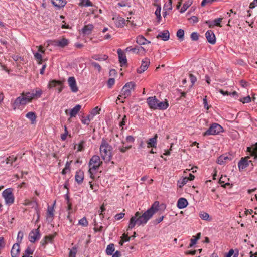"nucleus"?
<instances>
[{
	"instance_id": "21",
	"label": "nucleus",
	"mask_w": 257,
	"mask_h": 257,
	"mask_svg": "<svg viewBox=\"0 0 257 257\" xmlns=\"http://www.w3.org/2000/svg\"><path fill=\"white\" fill-rule=\"evenodd\" d=\"M81 108V106L79 104L76 105L74 107H73L70 112V118H68V120L69 121H71V118L72 117H75L77 114L79 112L80 109Z\"/></svg>"
},
{
	"instance_id": "39",
	"label": "nucleus",
	"mask_w": 257,
	"mask_h": 257,
	"mask_svg": "<svg viewBox=\"0 0 257 257\" xmlns=\"http://www.w3.org/2000/svg\"><path fill=\"white\" fill-rule=\"evenodd\" d=\"M100 110V108H99L98 106L93 108L91 112L92 115L91 118H93L95 115L99 114V111Z\"/></svg>"
},
{
	"instance_id": "37",
	"label": "nucleus",
	"mask_w": 257,
	"mask_h": 257,
	"mask_svg": "<svg viewBox=\"0 0 257 257\" xmlns=\"http://www.w3.org/2000/svg\"><path fill=\"white\" fill-rule=\"evenodd\" d=\"M199 216L201 219L204 220H208L209 217V214L207 213L204 212H200L199 213Z\"/></svg>"
},
{
	"instance_id": "62",
	"label": "nucleus",
	"mask_w": 257,
	"mask_h": 257,
	"mask_svg": "<svg viewBox=\"0 0 257 257\" xmlns=\"http://www.w3.org/2000/svg\"><path fill=\"white\" fill-rule=\"evenodd\" d=\"M5 246V243L3 237H0V250L4 248Z\"/></svg>"
},
{
	"instance_id": "64",
	"label": "nucleus",
	"mask_w": 257,
	"mask_h": 257,
	"mask_svg": "<svg viewBox=\"0 0 257 257\" xmlns=\"http://www.w3.org/2000/svg\"><path fill=\"white\" fill-rule=\"evenodd\" d=\"M76 254V249L73 248L69 252V257H75Z\"/></svg>"
},
{
	"instance_id": "61",
	"label": "nucleus",
	"mask_w": 257,
	"mask_h": 257,
	"mask_svg": "<svg viewBox=\"0 0 257 257\" xmlns=\"http://www.w3.org/2000/svg\"><path fill=\"white\" fill-rule=\"evenodd\" d=\"M125 50L126 51H132L134 53H137V46L135 47L134 48H132L131 47H127Z\"/></svg>"
},
{
	"instance_id": "35",
	"label": "nucleus",
	"mask_w": 257,
	"mask_h": 257,
	"mask_svg": "<svg viewBox=\"0 0 257 257\" xmlns=\"http://www.w3.org/2000/svg\"><path fill=\"white\" fill-rule=\"evenodd\" d=\"M188 181V179H187V177H184L182 179L178 180L177 182L178 187L181 188L187 183Z\"/></svg>"
},
{
	"instance_id": "7",
	"label": "nucleus",
	"mask_w": 257,
	"mask_h": 257,
	"mask_svg": "<svg viewBox=\"0 0 257 257\" xmlns=\"http://www.w3.org/2000/svg\"><path fill=\"white\" fill-rule=\"evenodd\" d=\"M2 195L5 200L6 204L11 205L14 202V196L11 188L5 189L2 193Z\"/></svg>"
},
{
	"instance_id": "17",
	"label": "nucleus",
	"mask_w": 257,
	"mask_h": 257,
	"mask_svg": "<svg viewBox=\"0 0 257 257\" xmlns=\"http://www.w3.org/2000/svg\"><path fill=\"white\" fill-rule=\"evenodd\" d=\"M56 201L54 202L52 206H48L47 211V219L48 221L51 222L53 220L54 216V207L55 205Z\"/></svg>"
},
{
	"instance_id": "28",
	"label": "nucleus",
	"mask_w": 257,
	"mask_h": 257,
	"mask_svg": "<svg viewBox=\"0 0 257 257\" xmlns=\"http://www.w3.org/2000/svg\"><path fill=\"white\" fill-rule=\"evenodd\" d=\"M92 58L99 61L106 60L108 58V56L106 55H94L92 56Z\"/></svg>"
},
{
	"instance_id": "34",
	"label": "nucleus",
	"mask_w": 257,
	"mask_h": 257,
	"mask_svg": "<svg viewBox=\"0 0 257 257\" xmlns=\"http://www.w3.org/2000/svg\"><path fill=\"white\" fill-rule=\"evenodd\" d=\"M34 250L31 249L30 247H27L26 250H25L24 254L22 256L23 257H32V255L33 254Z\"/></svg>"
},
{
	"instance_id": "18",
	"label": "nucleus",
	"mask_w": 257,
	"mask_h": 257,
	"mask_svg": "<svg viewBox=\"0 0 257 257\" xmlns=\"http://www.w3.org/2000/svg\"><path fill=\"white\" fill-rule=\"evenodd\" d=\"M69 44V41L65 38L60 40H56L54 41V45L61 48H64Z\"/></svg>"
},
{
	"instance_id": "14",
	"label": "nucleus",
	"mask_w": 257,
	"mask_h": 257,
	"mask_svg": "<svg viewBox=\"0 0 257 257\" xmlns=\"http://www.w3.org/2000/svg\"><path fill=\"white\" fill-rule=\"evenodd\" d=\"M112 20H113L115 26L118 28H122L125 24V20L119 16H115L113 17Z\"/></svg>"
},
{
	"instance_id": "55",
	"label": "nucleus",
	"mask_w": 257,
	"mask_h": 257,
	"mask_svg": "<svg viewBox=\"0 0 257 257\" xmlns=\"http://www.w3.org/2000/svg\"><path fill=\"white\" fill-rule=\"evenodd\" d=\"M191 38L193 41H197L198 40V34L197 32H193L191 34Z\"/></svg>"
},
{
	"instance_id": "60",
	"label": "nucleus",
	"mask_w": 257,
	"mask_h": 257,
	"mask_svg": "<svg viewBox=\"0 0 257 257\" xmlns=\"http://www.w3.org/2000/svg\"><path fill=\"white\" fill-rule=\"evenodd\" d=\"M34 203H35L36 204V207L35 208V211L36 212V214L37 215L38 219H39V218L40 217V211L39 209L38 204L36 201H34Z\"/></svg>"
},
{
	"instance_id": "41",
	"label": "nucleus",
	"mask_w": 257,
	"mask_h": 257,
	"mask_svg": "<svg viewBox=\"0 0 257 257\" xmlns=\"http://www.w3.org/2000/svg\"><path fill=\"white\" fill-rule=\"evenodd\" d=\"M239 101L242 102L243 103H248L251 102V97L248 95L246 97H244L242 98L239 99Z\"/></svg>"
},
{
	"instance_id": "19",
	"label": "nucleus",
	"mask_w": 257,
	"mask_h": 257,
	"mask_svg": "<svg viewBox=\"0 0 257 257\" xmlns=\"http://www.w3.org/2000/svg\"><path fill=\"white\" fill-rule=\"evenodd\" d=\"M157 138L158 135L157 134H155L153 138H150L148 139L146 143L147 144L148 148H156L157 147Z\"/></svg>"
},
{
	"instance_id": "38",
	"label": "nucleus",
	"mask_w": 257,
	"mask_h": 257,
	"mask_svg": "<svg viewBox=\"0 0 257 257\" xmlns=\"http://www.w3.org/2000/svg\"><path fill=\"white\" fill-rule=\"evenodd\" d=\"M79 224L86 227L88 225V222L87 221L85 217H83L79 221Z\"/></svg>"
},
{
	"instance_id": "26",
	"label": "nucleus",
	"mask_w": 257,
	"mask_h": 257,
	"mask_svg": "<svg viewBox=\"0 0 257 257\" xmlns=\"http://www.w3.org/2000/svg\"><path fill=\"white\" fill-rule=\"evenodd\" d=\"M94 26L92 24L85 25L82 29V32L85 35H89L91 33Z\"/></svg>"
},
{
	"instance_id": "1",
	"label": "nucleus",
	"mask_w": 257,
	"mask_h": 257,
	"mask_svg": "<svg viewBox=\"0 0 257 257\" xmlns=\"http://www.w3.org/2000/svg\"><path fill=\"white\" fill-rule=\"evenodd\" d=\"M159 202L155 201L151 207L143 214L139 211L136 212L130 220L127 230L132 229L136 225L138 226L145 225L153 215L159 210Z\"/></svg>"
},
{
	"instance_id": "30",
	"label": "nucleus",
	"mask_w": 257,
	"mask_h": 257,
	"mask_svg": "<svg viewBox=\"0 0 257 257\" xmlns=\"http://www.w3.org/2000/svg\"><path fill=\"white\" fill-rule=\"evenodd\" d=\"M26 117L31 121L32 124L36 122V115L35 112H29L26 114Z\"/></svg>"
},
{
	"instance_id": "11",
	"label": "nucleus",
	"mask_w": 257,
	"mask_h": 257,
	"mask_svg": "<svg viewBox=\"0 0 257 257\" xmlns=\"http://www.w3.org/2000/svg\"><path fill=\"white\" fill-rule=\"evenodd\" d=\"M117 53L118 55L119 61L120 63V66L123 67L124 66L127 65V59L124 52L121 49H118L117 50Z\"/></svg>"
},
{
	"instance_id": "5",
	"label": "nucleus",
	"mask_w": 257,
	"mask_h": 257,
	"mask_svg": "<svg viewBox=\"0 0 257 257\" xmlns=\"http://www.w3.org/2000/svg\"><path fill=\"white\" fill-rule=\"evenodd\" d=\"M102 164V161H101L99 156L94 155L90 159L89 162V173L90 178L94 180L95 178L94 171L97 170Z\"/></svg>"
},
{
	"instance_id": "50",
	"label": "nucleus",
	"mask_w": 257,
	"mask_h": 257,
	"mask_svg": "<svg viewBox=\"0 0 257 257\" xmlns=\"http://www.w3.org/2000/svg\"><path fill=\"white\" fill-rule=\"evenodd\" d=\"M115 79L114 78H109L107 81V86L108 87L111 88L112 86L114 84Z\"/></svg>"
},
{
	"instance_id": "33",
	"label": "nucleus",
	"mask_w": 257,
	"mask_h": 257,
	"mask_svg": "<svg viewBox=\"0 0 257 257\" xmlns=\"http://www.w3.org/2000/svg\"><path fill=\"white\" fill-rule=\"evenodd\" d=\"M62 82L60 81L53 80L51 81L48 84V88H51L53 87H56L58 85H61Z\"/></svg>"
},
{
	"instance_id": "20",
	"label": "nucleus",
	"mask_w": 257,
	"mask_h": 257,
	"mask_svg": "<svg viewBox=\"0 0 257 257\" xmlns=\"http://www.w3.org/2000/svg\"><path fill=\"white\" fill-rule=\"evenodd\" d=\"M20 251L19 243H15L11 249V254L12 257H17Z\"/></svg>"
},
{
	"instance_id": "54",
	"label": "nucleus",
	"mask_w": 257,
	"mask_h": 257,
	"mask_svg": "<svg viewBox=\"0 0 257 257\" xmlns=\"http://www.w3.org/2000/svg\"><path fill=\"white\" fill-rule=\"evenodd\" d=\"M154 6L157 7V9H156V10L155 11V15H157L161 14V5H158L157 4H156V3H154Z\"/></svg>"
},
{
	"instance_id": "40",
	"label": "nucleus",
	"mask_w": 257,
	"mask_h": 257,
	"mask_svg": "<svg viewBox=\"0 0 257 257\" xmlns=\"http://www.w3.org/2000/svg\"><path fill=\"white\" fill-rule=\"evenodd\" d=\"M190 5L191 3L189 1L184 3L180 10V13H184L188 8Z\"/></svg>"
},
{
	"instance_id": "9",
	"label": "nucleus",
	"mask_w": 257,
	"mask_h": 257,
	"mask_svg": "<svg viewBox=\"0 0 257 257\" xmlns=\"http://www.w3.org/2000/svg\"><path fill=\"white\" fill-rule=\"evenodd\" d=\"M40 233L39 228L32 230L29 235V239L31 242L34 243L40 238Z\"/></svg>"
},
{
	"instance_id": "43",
	"label": "nucleus",
	"mask_w": 257,
	"mask_h": 257,
	"mask_svg": "<svg viewBox=\"0 0 257 257\" xmlns=\"http://www.w3.org/2000/svg\"><path fill=\"white\" fill-rule=\"evenodd\" d=\"M90 64L92 66H93L94 68L97 69L99 72L101 71V67L98 63L94 61H90Z\"/></svg>"
},
{
	"instance_id": "47",
	"label": "nucleus",
	"mask_w": 257,
	"mask_h": 257,
	"mask_svg": "<svg viewBox=\"0 0 257 257\" xmlns=\"http://www.w3.org/2000/svg\"><path fill=\"white\" fill-rule=\"evenodd\" d=\"M23 237V232L21 231H19V232L18 233V235H17V242H18L17 243L20 244L22 241Z\"/></svg>"
},
{
	"instance_id": "42",
	"label": "nucleus",
	"mask_w": 257,
	"mask_h": 257,
	"mask_svg": "<svg viewBox=\"0 0 257 257\" xmlns=\"http://www.w3.org/2000/svg\"><path fill=\"white\" fill-rule=\"evenodd\" d=\"M70 163L69 162H67L65 164V168L63 169L62 171V174L63 175H65L67 171H70Z\"/></svg>"
},
{
	"instance_id": "56",
	"label": "nucleus",
	"mask_w": 257,
	"mask_h": 257,
	"mask_svg": "<svg viewBox=\"0 0 257 257\" xmlns=\"http://www.w3.org/2000/svg\"><path fill=\"white\" fill-rule=\"evenodd\" d=\"M197 241V240L195 238H193L192 237V238L190 240V243L188 247V248H191L193 247L194 245L196 244V242Z\"/></svg>"
},
{
	"instance_id": "29",
	"label": "nucleus",
	"mask_w": 257,
	"mask_h": 257,
	"mask_svg": "<svg viewBox=\"0 0 257 257\" xmlns=\"http://www.w3.org/2000/svg\"><path fill=\"white\" fill-rule=\"evenodd\" d=\"M52 3L54 6L55 7L61 8L64 7L66 4V2L64 0H51Z\"/></svg>"
},
{
	"instance_id": "31",
	"label": "nucleus",
	"mask_w": 257,
	"mask_h": 257,
	"mask_svg": "<svg viewBox=\"0 0 257 257\" xmlns=\"http://www.w3.org/2000/svg\"><path fill=\"white\" fill-rule=\"evenodd\" d=\"M114 245L113 244H109L106 249V253L107 255H110L113 254L114 251Z\"/></svg>"
},
{
	"instance_id": "12",
	"label": "nucleus",
	"mask_w": 257,
	"mask_h": 257,
	"mask_svg": "<svg viewBox=\"0 0 257 257\" xmlns=\"http://www.w3.org/2000/svg\"><path fill=\"white\" fill-rule=\"evenodd\" d=\"M232 159L233 156L231 154L222 155L218 158L217 163L219 165H222L232 160Z\"/></svg>"
},
{
	"instance_id": "51",
	"label": "nucleus",
	"mask_w": 257,
	"mask_h": 257,
	"mask_svg": "<svg viewBox=\"0 0 257 257\" xmlns=\"http://www.w3.org/2000/svg\"><path fill=\"white\" fill-rule=\"evenodd\" d=\"M91 120V118H86V117L83 116L81 119V122L84 124L89 125Z\"/></svg>"
},
{
	"instance_id": "59",
	"label": "nucleus",
	"mask_w": 257,
	"mask_h": 257,
	"mask_svg": "<svg viewBox=\"0 0 257 257\" xmlns=\"http://www.w3.org/2000/svg\"><path fill=\"white\" fill-rule=\"evenodd\" d=\"M207 96H205V97L203 99V103L204 105V107L207 110H208L209 108V106L208 105L207 103V100L206 98Z\"/></svg>"
},
{
	"instance_id": "23",
	"label": "nucleus",
	"mask_w": 257,
	"mask_h": 257,
	"mask_svg": "<svg viewBox=\"0 0 257 257\" xmlns=\"http://www.w3.org/2000/svg\"><path fill=\"white\" fill-rule=\"evenodd\" d=\"M55 235L56 233L53 235L45 236L41 241V245L45 247L48 242H52Z\"/></svg>"
},
{
	"instance_id": "57",
	"label": "nucleus",
	"mask_w": 257,
	"mask_h": 257,
	"mask_svg": "<svg viewBox=\"0 0 257 257\" xmlns=\"http://www.w3.org/2000/svg\"><path fill=\"white\" fill-rule=\"evenodd\" d=\"M226 179H227V178H226V176H223L222 175L219 180V183L221 184V185H223L224 184L225 182L226 181ZM227 180H229V179L227 178Z\"/></svg>"
},
{
	"instance_id": "15",
	"label": "nucleus",
	"mask_w": 257,
	"mask_h": 257,
	"mask_svg": "<svg viewBox=\"0 0 257 257\" xmlns=\"http://www.w3.org/2000/svg\"><path fill=\"white\" fill-rule=\"evenodd\" d=\"M205 36L209 43L214 44L216 43V37L212 30H208L205 33Z\"/></svg>"
},
{
	"instance_id": "16",
	"label": "nucleus",
	"mask_w": 257,
	"mask_h": 257,
	"mask_svg": "<svg viewBox=\"0 0 257 257\" xmlns=\"http://www.w3.org/2000/svg\"><path fill=\"white\" fill-rule=\"evenodd\" d=\"M68 83L71 91L73 92H76L78 90L76 85V82L74 77H70L68 79Z\"/></svg>"
},
{
	"instance_id": "44",
	"label": "nucleus",
	"mask_w": 257,
	"mask_h": 257,
	"mask_svg": "<svg viewBox=\"0 0 257 257\" xmlns=\"http://www.w3.org/2000/svg\"><path fill=\"white\" fill-rule=\"evenodd\" d=\"M86 143L85 140H81L80 142L78 144V151H82L84 150V145Z\"/></svg>"
},
{
	"instance_id": "49",
	"label": "nucleus",
	"mask_w": 257,
	"mask_h": 257,
	"mask_svg": "<svg viewBox=\"0 0 257 257\" xmlns=\"http://www.w3.org/2000/svg\"><path fill=\"white\" fill-rule=\"evenodd\" d=\"M64 130H65L64 133L62 135H61V138L62 140H63V141H65L66 139L67 136L68 135V131L67 130V128L66 126H65Z\"/></svg>"
},
{
	"instance_id": "25",
	"label": "nucleus",
	"mask_w": 257,
	"mask_h": 257,
	"mask_svg": "<svg viewBox=\"0 0 257 257\" xmlns=\"http://www.w3.org/2000/svg\"><path fill=\"white\" fill-rule=\"evenodd\" d=\"M170 37V34L168 30H164L160 32L157 36V38H161L163 41L168 40Z\"/></svg>"
},
{
	"instance_id": "46",
	"label": "nucleus",
	"mask_w": 257,
	"mask_h": 257,
	"mask_svg": "<svg viewBox=\"0 0 257 257\" xmlns=\"http://www.w3.org/2000/svg\"><path fill=\"white\" fill-rule=\"evenodd\" d=\"M34 57H35L36 59H37L38 61H39V62L38 63L39 64H41L42 63V55L40 53H39L38 52L36 53L35 54H34Z\"/></svg>"
},
{
	"instance_id": "3",
	"label": "nucleus",
	"mask_w": 257,
	"mask_h": 257,
	"mask_svg": "<svg viewBox=\"0 0 257 257\" xmlns=\"http://www.w3.org/2000/svg\"><path fill=\"white\" fill-rule=\"evenodd\" d=\"M99 149L101 157L105 162L108 163L110 161L112 157V147L105 139H102Z\"/></svg>"
},
{
	"instance_id": "53",
	"label": "nucleus",
	"mask_w": 257,
	"mask_h": 257,
	"mask_svg": "<svg viewBox=\"0 0 257 257\" xmlns=\"http://www.w3.org/2000/svg\"><path fill=\"white\" fill-rule=\"evenodd\" d=\"M125 216V213L121 212L120 213L117 214L115 215L114 218L116 220H119L123 218Z\"/></svg>"
},
{
	"instance_id": "24",
	"label": "nucleus",
	"mask_w": 257,
	"mask_h": 257,
	"mask_svg": "<svg viewBox=\"0 0 257 257\" xmlns=\"http://www.w3.org/2000/svg\"><path fill=\"white\" fill-rule=\"evenodd\" d=\"M84 180V173L82 171L79 170L76 172L75 175V181L78 184H81L82 183Z\"/></svg>"
},
{
	"instance_id": "22",
	"label": "nucleus",
	"mask_w": 257,
	"mask_h": 257,
	"mask_svg": "<svg viewBox=\"0 0 257 257\" xmlns=\"http://www.w3.org/2000/svg\"><path fill=\"white\" fill-rule=\"evenodd\" d=\"M188 204V202L186 199L184 198H180L178 199L177 203V206L179 209H183L185 208Z\"/></svg>"
},
{
	"instance_id": "8",
	"label": "nucleus",
	"mask_w": 257,
	"mask_h": 257,
	"mask_svg": "<svg viewBox=\"0 0 257 257\" xmlns=\"http://www.w3.org/2000/svg\"><path fill=\"white\" fill-rule=\"evenodd\" d=\"M136 85L134 82L131 81L127 82L121 89V94L124 96V98L130 96L131 94V90L135 88Z\"/></svg>"
},
{
	"instance_id": "48",
	"label": "nucleus",
	"mask_w": 257,
	"mask_h": 257,
	"mask_svg": "<svg viewBox=\"0 0 257 257\" xmlns=\"http://www.w3.org/2000/svg\"><path fill=\"white\" fill-rule=\"evenodd\" d=\"M189 78H190V81L191 82V87H192L194 84V83H195V82L197 81V78L196 77L192 74H189Z\"/></svg>"
},
{
	"instance_id": "6",
	"label": "nucleus",
	"mask_w": 257,
	"mask_h": 257,
	"mask_svg": "<svg viewBox=\"0 0 257 257\" xmlns=\"http://www.w3.org/2000/svg\"><path fill=\"white\" fill-rule=\"evenodd\" d=\"M223 131V127L220 124L217 123H213L207 130L203 134V136L215 135Z\"/></svg>"
},
{
	"instance_id": "52",
	"label": "nucleus",
	"mask_w": 257,
	"mask_h": 257,
	"mask_svg": "<svg viewBox=\"0 0 257 257\" xmlns=\"http://www.w3.org/2000/svg\"><path fill=\"white\" fill-rule=\"evenodd\" d=\"M222 18H218L215 19L213 21L214 25L216 26L221 27V26L220 25V22L222 21Z\"/></svg>"
},
{
	"instance_id": "13",
	"label": "nucleus",
	"mask_w": 257,
	"mask_h": 257,
	"mask_svg": "<svg viewBox=\"0 0 257 257\" xmlns=\"http://www.w3.org/2000/svg\"><path fill=\"white\" fill-rule=\"evenodd\" d=\"M249 158V156L241 158L238 163V168L240 171L246 168L249 165V163L251 162V161H248Z\"/></svg>"
},
{
	"instance_id": "4",
	"label": "nucleus",
	"mask_w": 257,
	"mask_h": 257,
	"mask_svg": "<svg viewBox=\"0 0 257 257\" xmlns=\"http://www.w3.org/2000/svg\"><path fill=\"white\" fill-rule=\"evenodd\" d=\"M147 103L149 108L153 110H165L169 106L167 101H160L155 96L148 97Z\"/></svg>"
},
{
	"instance_id": "32",
	"label": "nucleus",
	"mask_w": 257,
	"mask_h": 257,
	"mask_svg": "<svg viewBox=\"0 0 257 257\" xmlns=\"http://www.w3.org/2000/svg\"><path fill=\"white\" fill-rule=\"evenodd\" d=\"M79 5L81 7H89L92 6V3L89 0H79Z\"/></svg>"
},
{
	"instance_id": "10",
	"label": "nucleus",
	"mask_w": 257,
	"mask_h": 257,
	"mask_svg": "<svg viewBox=\"0 0 257 257\" xmlns=\"http://www.w3.org/2000/svg\"><path fill=\"white\" fill-rule=\"evenodd\" d=\"M150 60L148 58H145L142 60V64L140 67L137 69V72L141 74L147 69L150 64Z\"/></svg>"
},
{
	"instance_id": "2",
	"label": "nucleus",
	"mask_w": 257,
	"mask_h": 257,
	"mask_svg": "<svg viewBox=\"0 0 257 257\" xmlns=\"http://www.w3.org/2000/svg\"><path fill=\"white\" fill-rule=\"evenodd\" d=\"M42 91L40 89H33L30 92H22L20 96L14 101L13 106L14 109L20 105H24L31 102L33 99H38L41 96Z\"/></svg>"
},
{
	"instance_id": "36",
	"label": "nucleus",
	"mask_w": 257,
	"mask_h": 257,
	"mask_svg": "<svg viewBox=\"0 0 257 257\" xmlns=\"http://www.w3.org/2000/svg\"><path fill=\"white\" fill-rule=\"evenodd\" d=\"M184 35V31L183 30L180 29L177 31L176 35L180 41H182L183 40Z\"/></svg>"
},
{
	"instance_id": "27",
	"label": "nucleus",
	"mask_w": 257,
	"mask_h": 257,
	"mask_svg": "<svg viewBox=\"0 0 257 257\" xmlns=\"http://www.w3.org/2000/svg\"><path fill=\"white\" fill-rule=\"evenodd\" d=\"M136 42L140 45L150 43V41L147 40L143 36L139 35L136 38Z\"/></svg>"
},
{
	"instance_id": "63",
	"label": "nucleus",
	"mask_w": 257,
	"mask_h": 257,
	"mask_svg": "<svg viewBox=\"0 0 257 257\" xmlns=\"http://www.w3.org/2000/svg\"><path fill=\"white\" fill-rule=\"evenodd\" d=\"M122 240H124L125 241H130L131 237L128 236L127 234L124 233L122 237H121Z\"/></svg>"
},
{
	"instance_id": "45",
	"label": "nucleus",
	"mask_w": 257,
	"mask_h": 257,
	"mask_svg": "<svg viewBox=\"0 0 257 257\" xmlns=\"http://www.w3.org/2000/svg\"><path fill=\"white\" fill-rule=\"evenodd\" d=\"M132 147L131 145L127 146H119L118 147V150L121 152V153H125L127 150L131 149Z\"/></svg>"
},
{
	"instance_id": "58",
	"label": "nucleus",
	"mask_w": 257,
	"mask_h": 257,
	"mask_svg": "<svg viewBox=\"0 0 257 257\" xmlns=\"http://www.w3.org/2000/svg\"><path fill=\"white\" fill-rule=\"evenodd\" d=\"M247 151L250 153H251V155L252 156H254V158H257V155L256 154V152L255 151V150H254V148L252 149L250 147H247Z\"/></svg>"
}]
</instances>
